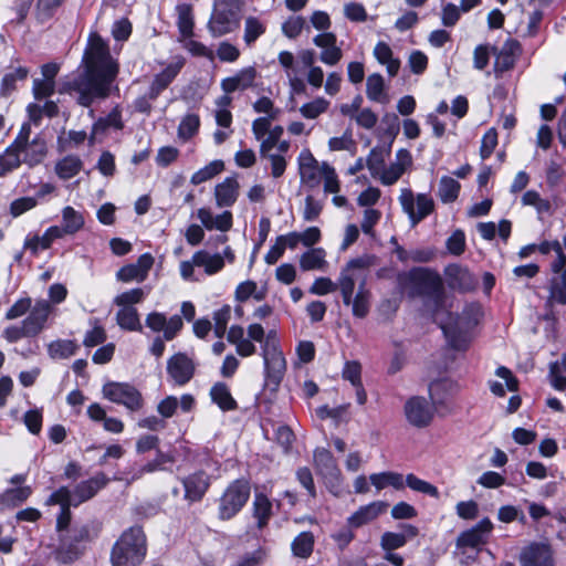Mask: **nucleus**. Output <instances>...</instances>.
I'll list each match as a JSON object with an SVG mask.
<instances>
[{"mask_svg": "<svg viewBox=\"0 0 566 566\" xmlns=\"http://www.w3.org/2000/svg\"><path fill=\"white\" fill-rule=\"evenodd\" d=\"M398 287L410 297L424 296L433 304V318L449 345L462 350L468 346V332L478 324L480 307L467 305L461 314H453L448 304L440 275L426 268H413L397 275Z\"/></svg>", "mask_w": 566, "mask_h": 566, "instance_id": "1", "label": "nucleus"}, {"mask_svg": "<svg viewBox=\"0 0 566 566\" xmlns=\"http://www.w3.org/2000/svg\"><path fill=\"white\" fill-rule=\"evenodd\" d=\"M85 70L76 76L63 81L60 93L73 96L77 104L90 107L96 101L111 95L113 83L118 74V64L111 56L107 44L99 38L91 39L85 52Z\"/></svg>", "mask_w": 566, "mask_h": 566, "instance_id": "2", "label": "nucleus"}, {"mask_svg": "<svg viewBox=\"0 0 566 566\" xmlns=\"http://www.w3.org/2000/svg\"><path fill=\"white\" fill-rule=\"evenodd\" d=\"M147 553L146 536L140 526L126 530L113 546V566H138Z\"/></svg>", "mask_w": 566, "mask_h": 566, "instance_id": "3", "label": "nucleus"}, {"mask_svg": "<svg viewBox=\"0 0 566 566\" xmlns=\"http://www.w3.org/2000/svg\"><path fill=\"white\" fill-rule=\"evenodd\" d=\"M261 355L264 365V376L268 386L276 388L286 371V360L280 346V340L274 331L266 334L261 347Z\"/></svg>", "mask_w": 566, "mask_h": 566, "instance_id": "4", "label": "nucleus"}, {"mask_svg": "<svg viewBox=\"0 0 566 566\" xmlns=\"http://www.w3.org/2000/svg\"><path fill=\"white\" fill-rule=\"evenodd\" d=\"M250 492V484L244 479H239L230 483L219 500V518L228 521L234 517L247 504Z\"/></svg>", "mask_w": 566, "mask_h": 566, "instance_id": "5", "label": "nucleus"}, {"mask_svg": "<svg viewBox=\"0 0 566 566\" xmlns=\"http://www.w3.org/2000/svg\"><path fill=\"white\" fill-rule=\"evenodd\" d=\"M399 202L402 211L408 216L410 224L416 227L434 211L436 203L428 193L413 195L409 188L401 189Z\"/></svg>", "mask_w": 566, "mask_h": 566, "instance_id": "6", "label": "nucleus"}, {"mask_svg": "<svg viewBox=\"0 0 566 566\" xmlns=\"http://www.w3.org/2000/svg\"><path fill=\"white\" fill-rule=\"evenodd\" d=\"M102 394L105 399L124 406L130 412H137L144 406L143 395L128 382H106L102 388Z\"/></svg>", "mask_w": 566, "mask_h": 566, "instance_id": "7", "label": "nucleus"}, {"mask_svg": "<svg viewBox=\"0 0 566 566\" xmlns=\"http://www.w3.org/2000/svg\"><path fill=\"white\" fill-rule=\"evenodd\" d=\"M239 27V17L234 8L224 0L214 2L213 12L207 28L213 38L231 33Z\"/></svg>", "mask_w": 566, "mask_h": 566, "instance_id": "8", "label": "nucleus"}, {"mask_svg": "<svg viewBox=\"0 0 566 566\" xmlns=\"http://www.w3.org/2000/svg\"><path fill=\"white\" fill-rule=\"evenodd\" d=\"M314 467L326 486L332 492H336L340 485V471L331 451L325 448H317L314 451Z\"/></svg>", "mask_w": 566, "mask_h": 566, "instance_id": "9", "label": "nucleus"}, {"mask_svg": "<svg viewBox=\"0 0 566 566\" xmlns=\"http://www.w3.org/2000/svg\"><path fill=\"white\" fill-rule=\"evenodd\" d=\"M434 410L436 406L419 396L409 398L403 407L407 421L418 429L430 426L434 417Z\"/></svg>", "mask_w": 566, "mask_h": 566, "instance_id": "10", "label": "nucleus"}, {"mask_svg": "<svg viewBox=\"0 0 566 566\" xmlns=\"http://www.w3.org/2000/svg\"><path fill=\"white\" fill-rule=\"evenodd\" d=\"M196 370L193 360L185 353H177L167 360V374L176 386L188 384Z\"/></svg>", "mask_w": 566, "mask_h": 566, "instance_id": "11", "label": "nucleus"}, {"mask_svg": "<svg viewBox=\"0 0 566 566\" xmlns=\"http://www.w3.org/2000/svg\"><path fill=\"white\" fill-rule=\"evenodd\" d=\"M145 324L155 333L163 332L166 340H172L184 326L181 316L172 315L169 319L164 313L151 312L145 318Z\"/></svg>", "mask_w": 566, "mask_h": 566, "instance_id": "12", "label": "nucleus"}, {"mask_svg": "<svg viewBox=\"0 0 566 566\" xmlns=\"http://www.w3.org/2000/svg\"><path fill=\"white\" fill-rule=\"evenodd\" d=\"M21 164H25L30 168L40 165L48 154V146L43 137L36 135L34 138L28 142L21 143L19 146L12 145Z\"/></svg>", "mask_w": 566, "mask_h": 566, "instance_id": "13", "label": "nucleus"}, {"mask_svg": "<svg viewBox=\"0 0 566 566\" xmlns=\"http://www.w3.org/2000/svg\"><path fill=\"white\" fill-rule=\"evenodd\" d=\"M154 265V258L150 253L142 254L135 263L122 266L116 272V280L123 283L144 282Z\"/></svg>", "mask_w": 566, "mask_h": 566, "instance_id": "14", "label": "nucleus"}, {"mask_svg": "<svg viewBox=\"0 0 566 566\" xmlns=\"http://www.w3.org/2000/svg\"><path fill=\"white\" fill-rule=\"evenodd\" d=\"M185 64L186 59L177 55L160 73L156 74L149 87V99H156L177 77Z\"/></svg>", "mask_w": 566, "mask_h": 566, "instance_id": "15", "label": "nucleus"}, {"mask_svg": "<svg viewBox=\"0 0 566 566\" xmlns=\"http://www.w3.org/2000/svg\"><path fill=\"white\" fill-rule=\"evenodd\" d=\"M108 482L109 479L106 474L98 472L91 479L78 483L73 491L70 490V499L72 500L73 506L76 507L91 500L99 490L104 489Z\"/></svg>", "mask_w": 566, "mask_h": 566, "instance_id": "16", "label": "nucleus"}, {"mask_svg": "<svg viewBox=\"0 0 566 566\" xmlns=\"http://www.w3.org/2000/svg\"><path fill=\"white\" fill-rule=\"evenodd\" d=\"M520 51V43L513 39L506 40L500 50L494 46V74L496 77L514 67Z\"/></svg>", "mask_w": 566, "mask_h": 566, "instance_id": "17", "label": "nucleus"}, {"mask_svg": "<svg viewBox=\"0 0 566 566\" xmlns=\"http://www.w3.org/2000/svg\"><path fill=\"white\" fill-rule=\"evenodd\" d=\"M521 566H555L553 549L543 543H532L520 556Z\"/></svg>", "mask_w": 566, "mask_h": 566, "instance_id": "18", "label": "nucleus"}, {"mask_svg": "<svg viewBox=\"0 0 566 566\" xmlns=\"http://www.w3.org/2000/svg\"><path fill=\"white\" fill-rule=\"evenodd\" d=\"M313 43L322 49L319 61L326 65L334 66L343 57V51L337 45V38L333 32H322L313 38Z\"/></svg>", "mask_w": 566, "mask_h": 566, "instance_id": "19", "label": "nucleus"}, {"mask_svg": "<svg viewBox=\"0 0 566 566\" xmlns=\"http://www.w3.org/2000/svg\"><path fill=\"white\" fill-rule=\"evenodd\" d=\"M51 304L46 300L36 301L30 310L29 315L22 321L24 329L29 337L36 336L44 327L51 313Z\"/></svg>", "mask_w": 566, "mask_h": 566, "instance_id": "20", "label": "nucleus"}, {"mask_svg": "<svg viewBox=\"0 0 566 566\" xmlns=\"http://www.w3.org/2000/svg\"><path fill=\"white\" fill-rule=\"evenodd\" d=\"M185 500L189 503L199 502L203 499L210 486V476L202 470L189 474L182 479Z\"/></svg>", "mask_w": 566, "mask_h": 566, "instance_id": "21", "label": "nucleus"}, {"mask_svg": "<svg viewBox=\"0 0 566 566\" xmlns=\"http://www.w3.org/2000/svg\"><path fill=\"white\" fill-rule=\"evenodd\" d=\"M411 164L410 153L407 149H399L396 154V161L391 163L389 167L385 166L376 179H379L384 186L395 185Z\"/></svg>", "mask_w": 566, "mask_h": 566, "instance_id": "22", "label": "nucleus"}, {"mask_svg": "<svg viewBox=\"0 0 566 566\" xmlns=\"http://www.w3.org/2000/svg\"><path fill=\"white\" fill-rule=\"evenodd\" d=\"M45 504L60 505L61 511L56 518V528L59 532L66 530L71 523L70 507L73 506L72 500L70 499V489L61 486L48 497Z\"/></svg>", "mask_w": 566, "mask_h": 566, "instance_id": "23", "label": "nucleus"}, {"mask_svg": "<svg viewBox=\"0 0 566 566\" xmlns=\"http://www.w3.org/2000/svg\"><path fill=\"white\" fill-rule=\"evenodd\" d=\"M258 71L254 66H247L238 71L234 75L221 81L220 86L227 94L235 91H245L254 86Z\"/></svg>", "mask_w": 566, "mask_h": 566, "instance_id": "24", "label": "nucleus"}, {"mask_svg": "<svg viewBox=\"0 0 566 566\" xmlns=\"http://www.w3.org/2000/svg\"><path fill=\"white\" fill-rule=\"evenodd\" d=\"M57 239H61L60 227L52 226L42 235L29 233L24 239L23 249L32 256H38L41 251L50 249Z\"/></svg>", "mask_w": 566, "mask_h": 566, "instance_id": "25", "label": "nucleus"}, {"mask_svg": "<svg viewBox=\"0 0 566 566\" xmlns=\"http://www.w3.org/2000/svg\"><path fill=\"white\" fill-rule=\"evenodd\" d=\"M492 528V522L485 517L472 528L461 533L458 538V545L472 548L479 547L486 543Z\"/></svg>", "mask_w": 566, "mask_h": 566, "instance_id": "26", "label": "nucleus"}, {"mask_svg": "<svg viewBox=\"0 0 566 566\" xmlns=\"http://www.w3.org/2000/svg\"><path fill=\"white\" fill-rule=\"evenodd\" d=\"M387 507L388 503L384 501H375L367 505L360 506L347 518V525L354 528L361 527L373 522L379 515L386 512Z\"/></svg>", "mask_w": 566, "mask_h": 566, "instance_id": "27", "label": "nucleus"}, {"mask_svg": "<svg viewBox=\"0 0 566 566\" xmlns=\"http://www.w3.org/2000/svg\"><path fill=\"white\" fill-rule=\"evenodd\" d=\"M459 391V385L451 379H439L429 386V396L436 407L446 406Z\"/></svg>", "mask_w": 566, "mask_h": 566, "instance_id": "28", "label": "nucleus"}, {"mask_svg": "<svg viewBox=\"0 0 566 566\" xmlns=\"http://www.w3.org/2000/svg\"><path fill=\"white\" fill-rule=\"evenodd\" d=\"M444 274L449 285L460 291H470L475 286V280L471 272L459 264H450L446 268Z\"/></svg>", "mask_w": 566, "mask_h": 566, "instance_id": "29", "label": "nucleus"}, {"mask_svg": "<svg viewBox=\"0 0 566 566\" xmlns=\"http://www.w3.org/2000/svg\"><path fill=\"white\" fill-rule=\"evenodd\" d=\"M197 217L207 230L216 229L221 232H226L232 228V223H233L232 213L228 210L213 217L210 209L200 208L197 211Z\"/></svg>", "mask_w": 566, "mask_h": 566, "instance_id": "30", "label": "nucleus"}, {"mask_svg": "<svg viewBox=\"0 0 566 566\" xmlns=\"http://www.w3.org/2000/svg\"><path fill=\"white\" fill-rule=\"evenodd\" d=\"M239 197V182L234 177H227L214 187L216 203L219 208H228L235 203Z\"/></svg>", "mask_w": 566, "mask_h": 566, "instance_id": "31", "label": "nucleus"}, {"mask_svg": "<svg viewBox=\"0 0 566 566\" xmlns=\"http://www.w3.org/2000/svg\"><path fill=\"white\" fill-rule=\"evenodd\" d=\"M272 502L263 493H255L252 503V514L256 520V526L259 530L264 528L273 515Z\"/></svg>", "mask_w": 566, "mask_h": 566, "instance_id": "32", "label": "nucleus"}, {"mask_svg": "<svg viewBox=\"0 0 566 566\" xmlns=\"http://www.w3.org/2000/svg\"><path fill=\"white\" fill-rule=\"evenodd\" d=\"M83 214L71 206L62 210V227H60L61 238L65 234H74L84 227Z\"/></svg>", "mask_w": 566, "mask_h": 566, "instance_id": "33", "label": "nucleus"}, {"mask_svg": "<svg viewBox=\"0 0 566 566\" xmlns=\"http://www.w3.org/2000/svg\"><path fill=\"white\" fill-rule=\"evenodd\" d=\"M300 268L303 271H324L327 268L326 251L323 248H312L300 256Z\"/></svg>", "mask_w": 566, "mask_h": 566, "instance_id": "34", "label": "nucleus"}, {"mask_svg": "<svg viewBox=\"0 0 566 566\" xmlns=\"http://www.w3.org/2000/svg\"><path fill=\"white\" fill-rule=\"evenodd\" d=\"M195 263H197V266L203 268L207 275L217 274L224 266L223 256L221 254H211L206 250L195 252Z\"/></svg>", "mask_w": 566, "mask_h": 566, "instance_id": "35", "label": "nucleus"}, {"mask_svg": "<svg viewBox=\"0 0 566 566\" xmlns=\"http://www.w3.org/2000/svg\"><path fill=\"white\" fill-rule=\"evenodd\" d=\"M32 494V488L29 485L7 489L0 493V507H15L24 503Z\"/></svg>", "mask_w": 566, "mask_h": 566, "instance_id": "36", "label": "nucleus"}, {"mask_svg": "<svg viewBox=\"0 0 566 566\" xmlns=\"http://www.w3.org/2000/svg\"><path fill=\"white\" fill-rule=\"evenodd\" d=\"M369 481L378 492L387 486H391L395 490H402L405 488L402 474L394 471L373 473L369 476Z\"/></svg>", "mask_w": 566, "mask_h": 566, "instance_id": "37", "label": "nucleus"}, {"mask_svg": "<svg viewBox=\"0 0 566 566\" xmlns=\"http://www.w3.org/2000/svg\"><path fill=\"white\" fill-rule=\"evenodd\" d=\"M418 534L417 527L406 526V533L386 532L381 536L380 545L384 551L390 552L402 547L407 543V537H415Z\"/></svg>", "mask_w": 566, "mask_h": 566, "instance_id": "38", "label": "nucleus"}, {"mask_svg": "<svg viewBox=\"0 0 566 566\" xmlns=\"http://www.w3.org/2000/svg\"><path fill=\"white\" fill-rule=\"evenodd\" d=\"M83 168V161L78 156L67 155L60 159L54 167L55 174L62 180L75 177Z\"/></svg>", "mask_w": 566, "mask_h": 566, "instance_id": "39", "label": "nucleus"}, {"mask_svg": "<svg viewBox=\"0 0 566 566\" xmlns=\"http://www.w3.org/2000/svg\"><path fill=\"white\" fill-rule=\"evenodd\" d=\"M80 346L73 339H56L48 345V354L52 359H67L74 356Z\"/></svg>", "mask_w": 566, "mask_h": 566, "instance_id": "40", "label": "nucleus"}, {"mask_svg": "<svg viewBox=\"0 0 566 566\" xmlns=\"http://www.w3.org/2000/svg\"><path fill=\"white\" fill-rule=\"evenodd\" d=\"M116 323L122 329L143 332L139 314L135 307H120L116 313Z\"/></svg>", "mask_w": 566, "mask_h": 566, "instance_id": "41", "label": "nucleus"}, {"mask_svg": "<svg viewBox=\"0 0 566 566\" xmlns=\"http://www.w3.org/2000/svg\"><path fill=\"white\" fill-rule=\"evenodd\" d=\"M177 27L184 38H190L193 34V14L192 7L189 3H179L176 7Z\"/></svg>", "mask_w": 566, "mask_h": 566, "instance_id": "42", "label": "nucleus"}, {"mask_svg": "<svg viewBox=\"0 0 566 566\" xmlns=\"http://www.w3.org/2000/svg\"><path fill=\"white\" fill-rule=\"evenodd\" d=\"M210 396L212 401L223 411H230L237 408V401L231 396L228 386L223 382L216 384L210 390Z\"/></svg>", "mask_w": 566, "mask_h": 566, "instance_id": "43", "label": "nucleus"}, {"mask_svg": "<svg viewBox=\"0 0 566 566\" xmlns=\"http://www.w3.org/2000/svg\"><path fill=\"white\" fill-rule=\"evenodd\" d=\"M123 127L124 123L122 120V112L119 107L116 106L107 116L98 118L93 124L92 134L95 135L98 133H104L108 128L122 129Z\"/></svg>", "mask_w": 566, "mask_h": 566, "instance_id": "44", "label": "nucleus"}, {"mask_svg": "<svg viewBox=\"0 0 566 566\" xmlns=\"http://www.w3.org/2000/svg\"><path fill=\"white\" fill-rule=\"evenodd\" d=\"M149 290L135 287L116 295L113 303L118 307H134L133 305L142 303L148 295Z\"/></svg>", "mask_w": 566, "mask_h": 566, "instance_id": "45", "label": "nucleus"}, {"mask_svg": "<svg viewBox=\"0 0 566 566\" xmlns=\"http://www.w3.org/2000/svg\"><path fill=\"white\" fill-rule=\"evenodd\" d=\"M352 312L353 315L358 318H364L369 313L370 308V292L365 289V283L363 282L359 285V289L355 295L352 297Z\"/></svg>", "mask_w": 566, "mask_h": 566, "instance_id": "46", "label": "nucleus"}, {"mask_svg": "<svg viewBox=\"0 0 566 566\" xmlns=\"http://www.w3.org/2000/svg\"><path fill=\"white\" fill-rule=\"evenodd\" d=\"M200 128V117L198 114L190 113L182 117L178 126V138L182 142L190 140Z\"/></svg>", "mask_w": 566, "mask_h": 566, "instance_id": "47", "label": "nucleus"}, {"mask_svg": "<svg viewBox=\"0 0 566 566\" xmlns=\"http://www.w3.org/2000/svg\"><path fill=\"white\" fill-rule=\"evenodd\" d=\"M291 548L294 556L300 558H307L314 548V535L311 532L300 533L293 539Z\"/></svg>", "mask_w": 566, "mask_h": 566, "instance_id": "48", "label": "nucleus"}, {"mask_svg": "<svg viewBox=\"0 0 566 566\" xmlns=\"http://www.w3.org/2000/svg\"><path fill=\"white\" fill-rule=\"evenodd\" d=\"M460 188L459 181L452 177L443 176L439 182L438 196L444 203L453 202L459 196Z\"/></svg>", "mask_w": 566, "mask_h": 566, "instance_id": "49", "label": "nucleus"}, {"mask_svg": "<svg viewBox=\"0 0 566 566\" xmlns=\"http://www.w3.org/2000/svg\"><path fill=\"white\" fill-rule=\"evenodd\" d=\"M266 31V25L256 17H248L244 22L243 40L251 46Z\"/></svg>", "mask_w": 566, "mask_h": 566, "instance_id": "50", "label": "nucleus"}, {"mask_svg": "<svg viewBox=\"0 0 566 566\" xmlns=\"http://www.w3.org/2000/svg\"><path fill=\"white\" fill-rule=\"evenodd\" d=\"M224 169V164L220 159L212 160L201 169L197 170L190 179V182L192 185H200L202 182H206L217 175L221 174Z\"/></svg>", "mask_w": 566, "mask_h": 566, "instance_id": "51", "label": "nucleus"}, {"mask_svg": "<svg viewBox=\"0 0 566 566\" xmlns=\"http://www.w3.org/2000/svg\"><path fill=\"white\" fill-rule=\"evenodd\" d=\"M29 71L27 67L20 66L14 71L4 74L1 81L0 95L3 97L9 96L15 90L18 81H24L28 77Z\"/></svg>", "mask_w": 566, "mask_h": 566, "instance_id": "52", "label": "nucleus"}, {"mask_svg": "<svg viewBox=\"0 0 566 566\" xmlns=\"http://www.w3.org/2000/svg\"><path fill=\"white\" fill-rule=\"evenodd\" d=\"M21 166V158L17 155L12 145H9L0 154V178L8 176Z\"/></svg>", "mask_w": 566, "mask_h": 566, "instance_id": "53", "label": "nucleus"}, {"mask_svg": "<svg viewBox=\"0 0 566 566\" xmlns=\"http://www.w3.org/2000/svg\"><path fill=\"white\" fill-rule=\"evenodd\" d=\"M384 78L375 73L368 76L366 82V94L370 101L385 103L387 101L384 94Z\"/></svg>", "mask_w": 566, "mask_h": 566, "instance_id": "54", "label": "nucleus"}, {"mask_svg": "<svg viewBox=\"0 0 566 566\" xmlns=\"http://www.w3.org/2000/svg\"><path fill=\"white\" fill-rule=\"evenodd\" d=\"M549 302L566 304V274L560 273L552 279L549 287Z\"/></svg>", "mask_w": 566, "mask_h": 566, "instance_id": "55", "label": "nucleus"}, {"mask_svg": "<svg viewBox=\"0 0 566 566\" xmlns=\"http://www.w3.org/2000/svg\"><path fill=\"white\" fill-rule=\"evenodd\" d=\"M355 274L349 273L348 271L342 270L338 277L337 287L340 290V294L343 297V302L345 305L349 306L352 303V296L355 289Z\"/></svg>", "mask_w": 566, "mask_h": 566, "instance_id": "56", "label": "nucleus"}, {"mask_svg": "<svg viewBox=\"0 0 566 566\" xmlns=\"http://www.w3.org/2000/svg\"><path fill=\"white\" fill-rule=\"evenodd\" d=\"M406 485L412 491L427 494L431 497L438 499L440 493L437 486L433 484L419 479L417 475L410 473L406 476Z\"/></svg>", "mask_w": 566, "mask_h": 566, "instance_id": "57", "label": "nucleus"}, {"mask_svg": "<svg viewBox=\"0 0 566 566\" xmlns=\"http://www.w3.org/2000/svg\"><path fill=\"white\" fill-rule=\"evenodd\" d=\"M329 106V102L324 97H316L312 102L305 103L301 106L300 113L307 119H315L321 114L325 113Z\"/></svg>", "mask_w": 566, "mask_h": 566, "instance_id": "58", "label": "nucleus"}, {"mask_svg": "<svg viewBox=\"0 0 566 566\" xmlns=\"http://www.w3.org/2000/svg\"><path fill=\"white\" fill-rule=\"evenodd\" d=\"M63 0H38L35 6V17L38 21L44 23L49 21L61 7Z\"/></svg>", "mask_w": 566, "mask_h": 566, "instance_id": "59", "label": "nucleus"}, {"mask_svg": "<svg viewBox=\"0 0 566 566\" xmlns=\"http://www.w3.org/2000/svg\"><path fill=\"white\" fill-rule=\"evenodd\" d=\"M231 318V306L226 304L213 313V332L218 338H222L227 332L228 323Z\"/></svg>", "mask_w": 566, "mask_h": 566, "instance_id": "60", "label": "nucleus"}, {"mask_svg": "<svg viewBox=\"0 0 566 566\" xmlns=\"http://www.w3.org/2000/svg\"><path fill=\"white\" fill-rule=\"evenodd\" d=\"M306 25V20L301 15H291L282 23V33L289 39H296Z\"/></svg>", "mask_w": 566, "mask_h": 566, "instance_id": "61", "label": "nucleus"}, {"mask_svg": "<svg viewBox=\"0 0 566 566\" xmlns=\"http://www.w3.org/2000/svg\"><path fill=\"white\" fill-rule=\"evenodd\" d=\"M366 167L373 178H377L385 168V155L382 150L373 148L366 158Z\"/></svg>", "mask_w": 566, "mask_h": 566, "instance_id": "62", "label": "nucleus"}, {"mask_svg": "<svg viewBox=\"0 0 566 566\" xmlns=\"http://www.w3.org/2000/svg\"><path fill=\"white\" fill-rule=\"evenodd\" d=\"M494 46L490 44H479L473 51V67L478 71L484 70L489 62L491 54H493Z\"/></svg>", "mask_w": 566, "mask_h": 566, "instance_id": "63", "label": "nucleus"}, {"mask_svg": "<svg viewBox=\"0 0 566 566\" xmlns=\"http://www.w3.org/2000/svg\"><path fill=\"white\" fill-rule=\"evenodd\" d=\"M319 170L324 178L325 192L337 193L339 191V181L335 169L327 163H323Z\"/></svg>", "mask_w": 566, "mask_h": 566, "instance_id": "64", "label": "nucleus"}]
</instances>
